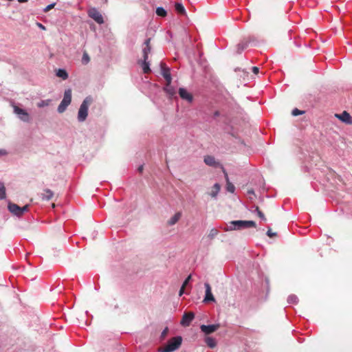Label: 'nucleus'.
<instances>
[{
    "mask_svg": "<svg viewBox=\"0 0 352 352\" xmlns=\"http://www.w3.org/2000/svg\"><path fill=\"white\" fill-rule=\"evenodd\" d=\"M256 226V224L254 221L236 220L229 222L224 228V230H241L248 228H255Z\"/></svg>",
    "mask_w": 352,
    "mask_h": 352,
    "instance_id": "1",
    "label": "nucleus"
},
{
    "mask_svg": "<svg viewBox=\"0 0 352 352\" xmlns=\"http://www.w3.org/2000/svg\"><path fill=\"white\" fill-rule=\"evenodd\" d=\"M182 344V338L177 336L168 340L166 344L162 347L158 348V352H174L179 349Z\"/></svg>",
    "mask_w": 352,
    "mask_h": 352,
    "instance_id": "2",
    "label": "nucleus"
},
{
    "mask_svg": "<svg viewBox=\"0 0 352 352\" xmlns=\"http://www.w3.org/2000/svg\"><path fill=\"white\" fill-rule=\"evenodd\" d=\"M93 102V98L91 96H87L81 103L78 111L77 119L79 122H83L88 116V109Z\"/></svg>",
    "mask_w": 352,
    "mask_h": 352,
    "instance_id": "3",
    "label": "nucleus"
},
{
    "mask_svg": "<svg viewBox=\"0 0 352 352\" xmlns=\"http://www.w3.org/2000/svg\"><path fill=\"white\" fill-rule=\"evenodd\" d=\"M72 102V90L70 89H67L65 90L64 96L62 101L59 104L57 108V111L59 113H63L67 107Z\"/></svg>",
    "mask_w": 352,
    "mask_h": 352,
    "instance_id": "4",
    "label": "nucleus"
},
{
    "mask_svg": "<svg viewBox=\"0 0 352 352\" xmlns=\"http://www.w3.org/2000/svg\"><path fill=\"white\" fill-rule=\"evenodd\" d=\"M88 16L98 24L104 23L102 15L96 8H91L88 10Z\"/></svg>",
    "mask_w": 352,
    "mask_h": 352,
    "instance_id": "5",
    "label": "nucleus"
},
{
    "mask_svg": "<svg viewBox=\"0 0 352 352\" xmlns=\"http://www.w3.org/2000/svg\"><path fill=\"white\" fill-rule=\"evenodd\" d=\"M14 112L16 114H17L19 118L21 120H22L25 122H29L30 121V115L25 110H24L19 107L14 106Z\"/></svg>",
    "mask_w": 352,
    "mask_h": 352,
    "instance_id": "6",
    "label": "nucleus"
},
{
    "mask_svg": "<svg viewBox=\"0 0 352 352\" xmlns=\"http://www.w3.org/2000/svg\"><path fill=\"white\" fill-rule=\"evenodd\" d=\"M220 327V324H201L200 326L201 331L206 335H209L216 331Z\"/></svg>",
    "mask_w": 352,
    "mask_h": 352,
    "instance_id": "7",
    "label": "nucleus"
},
{
    "mask_svg": "<svg viewBox=\"0 0 352 352\" xmlns=\"http://www.w3.org/2000/svg\"><path fill=\"white\" fill-rule=\"evenodd\" d=\"M161 74L165 78L166 82L171 83L172 77L170 74V68L168 67L165 63H160Z\"/></svg>",
    "mask_w": 352,
    "mask_h": 352,
    "instance_id": "8",
    "label": "nucleus"
},
{
    "mask_svg": "<svg viewBox=\"0 0 352 352\" xmlns=\"http://www.w3.org/2000/svg\"><path fill=\"white\" fill-rule=\"evenodd\" d=\"M151 38H146L142 46V58L143 59L148 60V54L151 52Z\"/></svg>",
    "mask_w": 352,
    "mask_h": 352,
    "instance_id": "9",
    "label": "nucleus"
},
{
    "mask_svg": "<svg viewBox=\"0 0 352 352\" xmlns=\"http://www.w3.org/2000/svg\"><path fill=\"white\" fill-rule=\"evenodd\" d=\"M195 318V314L192 312L185 313L181 321V324L184 327H188Z\"/></svg>",
    "mask_w": 352,
    "mask_h": 352,
    "instance_id": "10",
    "label": "nucleus"
},
{
    "mask_svg": "<svg viewBox=\"0 0 352 352\" xmlns=\"http://www.w3.org/2000/svg\"><path fill=\"white\" fill-rule=\"evenodd\" d=\"M180 98L188 102H192L193 100L192 95L189 93L185 88L181 87L178 91Z\"/></svg>",
    "mask_w": 352,
    "mask_h": 352,
    "instance_id": "11",
    "label": "nucleus"
},
{
    "mask_svg": "<svg viewBox=\"0 0 352 352\" xmlns=\"http://www.w3.org/2000/svg\"><path fill=\"white\" fill-rule=\"evenodd\" d=\"M8 209L14 215L18 217H21V207H19L17 204L9 202L8 205Z\"/></svg>",
    "mask_w": 352,
    "mask_h": 352,
    "instance_id": "12",
    "label": "nucleus"
},
{
    "mask_svg": "<svg viewBox=\"0 0 352 352\" xmlns=\"http://www.w3.org/2000/svg\"><path fill=\"white\" fill-rule=\"evenodd\" d=\"M204 286L206 288V294H205V298H204V302H210V301L214 302L215 300H214V298L211 292V287H210V284L208 283H205Z\"/></svg>",
    "mask_w": 352,
    "mask_h": 352,
    "instance_id": "13",
    "label": "nucleus"
},
{
    "mask_svg": "<svg viewBox=\"0 0 352 352\" xmlns=\"http://www.w3.org/2000/svg\"><path fill=\"white\" fill-rule=\"evenodd\" d=\"M204 161L206 164L211 167L216 168L220 166L219 162H217L215 158L212 155L205 156Z\"/></svg>",
    "mask_w": 352,
    "mask_h": 352,
    "instance_id": "14",
    "label": "nucleus"
},
{
    "mask_svg": "<svg viewBox=\"0 0 352 352\" xmlns=\"http://www.w3.org/2000/svg\"><path fill=\"white\" fill-rule=\"evenodd\" d=\"M222 169L226 181V190L231 193H234L235 190V187L234 184L230 182L228 175L226 170L224 169V168L222 167Z\"/></svg>",
    "mask_w": 352,
    "mask_h": 352,
    "instance_id": "15",
    "label": "nucleus"
},
{
    "mask_svg": "<svg viewBox=\"0 0 352 352\" xmlns=\"http://www.w3.org/2000/svg\"><path fill=\"white\" fill-rule=\"evenodd\" d=\"M336 116L343 122L346 124H352V117L350 116L349 113L346 111H343L340 115H336Z\"/></svg>",
    "mask_w": 352,
    "mask_h": 352,
    "instance_id": "16",
    "label": "nucleus"
},
{
    "mask_svg": "<svg viewBox=\"0 0 352 352\" xmlns=\"http://www.w3.org/2000/svg\"><path fill=\"white\" fill-rule=\"evenodd\" d=\"M54 196V192L48 188L43 190V192L41 194L40 197L43 201H49Z\"/></svg>",
    "mask_w": 352,
    "mask_h": 352,
    "instance_id": "17",
    "label": "nucleus"
},
{
    "mask_svg": "<svg viewBox=\"0 0 352 352\" xmlns=\"http://www.w3.org/2000/svg\"><path fill=\"white\" fill-rule=\"evenodd\" d=\"M164 90L170 96H173L176 94V89L171 85V83L166 82V86L164 87Z\"/></svg>",
    "mask_w": 352,
    "mask_h": 352,
    "instance_id": "18",
    "label": "nucleus"
},
{
    "mask_svg": "<svg viewBox=\"0 0 352 352\" xmlns=\"http://www.w3.org/2000/svg\"><path fill=\"white\" fill-rule=\"evenodd\" d=\"M182 217V212H176L168 221V224L169 226H173L175 225L181 218Z\"/></svg>",
    "mask_w": 352,
    "mask_h": 352,
    "instance_id": "19",
    "label": "nucleus"
},
{
    "mask_svg": "<svg viewBox=\"0 0 352 352\" xmlns=\"http://www.w3.org/2000/svg\"><path fill=\"white\" fill-rule=\"evenodd\" d=\"M175 11L178 14H183V15L186 14V10H185L184 6L182 5V3L180 2H176L175 3Z\"/></svg>",
    "mask_w": 352,
    "mask_h": 352,
    "instance_id": "20",
    "label": "nucleus"
},
{
    "mask_svg": "<svg viewBox=\"0 0 352 352\" xmlns=\"http://www.w3.org/2000/svg\"><path fill=\"white\" fill-rule=\"evenodd\" d=\"M141 65H142L143 72L144 74H148L151 72L150 63L148 61V60L142 59V60L141 61Z\"/></svg>",
    "mask_w": 352,
    "mask_h": 352,
    "instance_id": "21",
    "label": "nucleus"
},
{
    "mask_svg": "<svg viewBox=\"0 0 352 352\" xmlns=\"http://www.w3.org/2000/svg\"><path fill=\"white\" fill-rule=\"evenodd\" d=\"M204 341H205L206 344H207V346L208 347H210V349L214 348L217 345V342H216L215 339L213 338L206 337Z\"/></svg>",
    "mask_w": 352,
    "mask_h": 352,
    "instance_id": "22",
    "label": "nucleus"
},
{
    "mask_svg": "<svg viewBox=\"0 0 352 352\" xmlns=\"http://www.w3.org/2000/svg\"><path fill=\"white\" fill-rule=\"evenodd\" d=\"M220 189H221V186L219 185V184H218V183L214 184L213 186V188H212V190L210 193V195L213 198H216L220 191Z\"/></svg>",
    "mask_w": 352,
    "mask_h": 352,
    "instance_id": "23",
    "label": "nucleus"
},
{
    "mask_svg": "<svg viewBox=\"0 0 352 352\" xmlns=\"http://www.w3.org/2000/svg\"><path fill=\"white\" fill-rule=\"evenodd\" d=\"M248 46V41H242L239 43L236 46V53L241 54L242 52Z\"/></svg>",
    "mask_w": 352,
    "mask_h": 352,
    "instance_id": "24",
    "label": "nucleus"
},
{
    "mask_svg": "<svg viewBox=\"0 0 352 352\" xmlns=\"http://www.w3.org/2000/svg\"><path fill=\"white\" fill-rule=\"evenodd\" d=\"M56 76L65 80L68 78V74L64 69H58L56 72Z\"/></svg>",
    "mask_w": 352,
    "mask_h": 352,
    "instance_id": "25",
    "label": "nucleus"
},
{
    "mask_svg": "<svg viewBox=\"0 0 352 352\" xmlns=\"http://www.w3.org/2000/svg\"><path fill=\"white\" fill-rule=\"evenodd\" d=\"M6 187L3 182H0V200L5 199L6 197Z\"/></svg>",
    "mask_w": 352,
    "mask_h": 352,
    "instance_id": "26",
    "label": "nucleus"
},
{
    "mask_svg": "<svg viewBox=\"0 0 352 352\" xmlns=\"http://www.w3.org/2000/svg\"><path fill=\"white\" fill-rule=\"evenodd\" d=\"M156 14L160 16L164 17L166 16L167 12L163 7H158L156 9Z\"/></svg>",
    "mask_w": 352,
    "mask_h": 352,
    "instance_id": "27",
    "label": "nucleus"
},
{
    "mask_svg": "<svg viewBox=\"0 0 352 352\" xmlns=\"http://www.w3.org/2000/svg\"><path fill=\"white\" fill-rule=\"evenodd\" d=\"M298 302V298L295 294H291L287 298V302L289 304L294 303L297 304Z\"/></svg>",
    "mask_w": 352,
    "mask_h": 352,
    "instance_id": "28",
    "label": "nucleus"
},
{
    "mask_svg": "<svg viewBox=\"0 0 352 352\" xmlns=\"http://www.w3.org/2000/svg\"><path fill=\"white\" fill-rule=\"evenodd\" d=\"M50 102H51V100H50V99L42 100L37 103V107L39 108L47 107V106L50 105Z\"/></svg>",
    "mask_w": 352,
    "mask_h": 352,
    "instance_id": "29",
    "label": "nucleus"
},
{
    "mask_svg": "<svg viewBox=\"0 0 352 352\" xmlns=\"http://www.w3.org/2000/svg\"><path fill=\"white\" fill-rule=\"evenodd\" d=\"M219 233V231L216 229V228H212L210 230L208 235V237L212 240L216 236H217Z\"/></svg>",
    "mask_w": 352,
    "mask_h": 352,
    "instance_id": "30",
    "label": "nucleus"
},
{
    "mask_svg": "<svg viewBox=\"0 0 352 352\" xmlns=\"http://www.w3.org/2000/svg\"><path fill=\"white\" fill-rule=\"evenodd\" d=\"M254 212L263 221H266V218L264 214L260 210L258 206L256 207Z\"/></svg>",
    "mask_w": 352,
    "mask_h": 352,
    "instance_id": "31",
    "label": "nucleus"
},
{
    "mask_svg": "<svg viewBox=\"0 0 352 352\" xmlns=\"http://www.w3.org/2000/svg\"><path fill=\"white\" fill-rule=\"evenodd\" d=\"M90 60V58L87 53L85 52L82 57V63L84 65H87Z\"/></svg>",
    "mask_w": 352,
    "mask_h": 352,
    "instance_id": "32",
    "label": "nucleus"
},
{
    "mask_svg": "<svg viewBox=\"0 0 352 352\" xmlns=\"http://www.w3.org/2000/svg\"><path fill=\"white\" fill-rule=\"evenodd\" d=\"M304 113H305V111L299 110L298 109L296 108V109L292 110V114L294 116H299V115H302Z\"/></svg>",
    "mask_w": 352,
    "mask_h": 352,
    "instance_id": "33",
    "label": "nucleus"
},
{
    "mask_svg": "<svg viewBox=\"0 0 352 352\" xmlns=\"http://www.w3.org/2000/svg\"><path fill=\"white\" fill-rule=\"evenodd\" d=\"M168 332V327H165L164 329L161 333V335H160V339L162 340L165 338V337L166 336Z\"/></svg>",
    "mask_w": 352,
    "mask_h": 352,
    "instance_id": "34",
    "label": "nucleus"
},
{
    "mask_svg": "<svg viewBox=\"0 0 352 352\" xmlns=\"http://www.w3.org/2000/svg\"><path fill=\"white\" fill-rule=\"evenodd\" d=\"M29 210V205H25L23 207H21V217L23 215V214Z\"/></svg>",
    "mask_w": 352,
    "mask_h": 352,
    "instance_id": "35",
    "label": "nucleus"
},
{
    "mask_svg": "<svg viewBox=\"0 0 352 352\" xmlns=\"http://www.w3.org/2000/svg\"><path fill=\"white\" fill-rule=\"evenodd\" d=\"M56 5L55 3H50V5H48L47 6H46L44 9H43V11L45 12H47L48 11H50L52 8H53L54 7V6Z\"/></svg>",
    "mask_w": 352,
    "mask_h": 352,
    "instance_id": "36",
    "label": "nucleus"
},
{
    "mask_svg": "<svg viewBox=\"0 0 352 352\" xmlns=\"http://www.w3.org/2000/svg\"><path fill=\"white\" fill-rule=\"evenodd\" d=\"M266 234L270 237H273L276 235V232H273L271 229H268Z\"/></svg>",
    "mask_w": 352,
    "mask_h": 352,
    "instance_id": "37",
    "label": "nucleus"
},
{
    "mask_svg": "<svg viewBox=\"0 0 352 352\" xmlns=\"http://www.w3.org/2000/svg\"><path fill=\"white\" fill-rule=\"evenodd\" d=\"M191 279V275L190 274L186 279L184 281L183 283V286L186 287V285L189 283V281Z\"/></svg>",
    "mask_w": 352,
    "mask_h": 352,
    "instance_id": "38",
    "label": "nucleus"
},
{
    "mask_svg": "<svg viewBox=\"0 0 352 352\" xmlns=\"http://www.w3.org/2000/svg\"><path fill=\"white\" fill-rule=\"evenodd\" d=\"M7 154H8V152L6 149L0 148V157L6 155Z\"/></svg>",
    "mask_w": 352,
    "mask_h": 352,
    "instance_id": "39",
    "label": "nucleus"
},
{
    "mask_svg": "<svg viewBox=\"0 0 352 352\" xmlns=\"http://www.w3.org/2000/svg\"><path fill=\"white\" fill-rule=\"evenodd\" d=\"M252 69L253 73L255 74H257L259 72V69L257 67H252Z\"/></svg>",
    "mask_w": 352,
    "mask_h": 352,
    "instance_id": "40",
    "label": "nucleus"
},
{
    "mask_svg": "<svg viewBox=\"0 0 352 352\" xmlns=\"http://www.w3.org/2000/svg\"><path fill=\"white\" fill-rule=\"evenodd\" d=\"M184 288H185V287H184V286H183V285H182V287L180 288V289H179V295L180 296L184 294Z\"/></svg>",
    "mask_w": 352,
    "mask_h": 352,
    "instance_id": "41",
    "label": "nucleus"
},
{
    "mask_svg": "<svg viewBox=\"0 0 352 352\" xmlns=\"http://www.w3.org/2000/svg\"><path fill=\"white\" fill-rule=\"evenodd\" d=\"M143 168H144V166L143 165H140L138 168V171L139 173H142L143 171Z\"/></svg>",
    "mask_w": 352,
    "mask_h": 352,
    "instance_id": "42",
    "label": "nucleus"
},
{
    "mask_svg": "<svg viewBox=\"0 0 352 352\" xmlns=\"http://www.w3.org/2000/svg\"><path fill=\"white\" fill-rule=\"evenodd\" d=\"M37 25H38V26L41 29H42V30H45V27L43 25H42L41 23H37Z\"/></svg>",
    "mask_w": 352,
    "mask_h": 352,
    "instance_id": "43",
    "label": "nucleus"
},
{
    "mask_svg": "<svg viewBox=\"0 0 352 352\" xmlns=\"http://www.w3.org/2000/svg\"><path fill=\"white\" fill-rule=\"evenodd\" d=\"M214 116L215 117L219 116V112L218 111H215L214 113Z\"/></svg>",
    "mask_w": 352,
    "mask_h": 352,
    "instance_id": "44",
    "label": "nucleus"
},
{
    "mask_svg": "<svg viewBox=\"0 0 352 352\" xmlns=\"http://www.w3.org/2000/svg\"><path fill=\"white\" fill-rule=\"evenodd\" d=\"M248 194H254V190H248Z\"/></svg>",
    "mask_w": 352,
    "mask_h": 352,
    "instance_id": "45",
    "label": "nucleus"
},
{
    "mask_svg": "<svg viewBox=\"0 0 352 352\" xmlns=\"http://www.w3.org/2000/svg\"><path fill=\"white\" fill-rule=\"evenodd\" d=\"M18 1H19V3H24V2H27V1H28V0H18Z\"/></svg>",
    "mask_w": 352,
    "mask_h": 352,
    "instance_id": "46",
    "label": "nucleus"
}]
</instances>
